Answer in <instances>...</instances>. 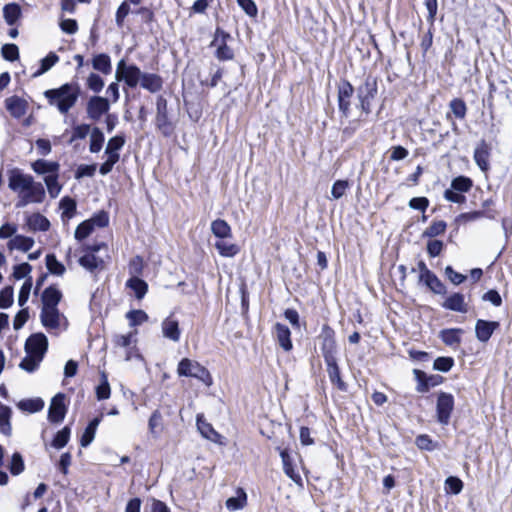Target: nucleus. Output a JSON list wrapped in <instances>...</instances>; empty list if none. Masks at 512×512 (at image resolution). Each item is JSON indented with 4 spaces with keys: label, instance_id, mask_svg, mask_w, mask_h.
Wrapping results in <instances>:
<instances>
[{
    "label": "nucleus",
    "instance_id": "nucleus-1",
    "mask_svg": "<svg viewBox=\"0 0 512 512\" xmlns=\"http://www.w3.org/2000/svg\"><path fill=\"white\" fill-rule=\"evenodd\" d=\"M8 187L18 193L17 207H25L30 203H41L45 199V189L40 182H35L33 177L22 173L18 169L9 171Z\"/></svg>",
    "mask_w": 512,
    "mask_h": 512
},
{
    "label": "nucleus",
    "instance_id": "nucleus-2",
    "mask_svg": "<svg viewBox=\"0 0 512 512\" xmlns=\"http://www.w3.org/2000/svg\"><path fill=\"white\" fill-rule=\"evenodd\" d=\"M80 94L79 85L66 83L57 89L44 92L51 105H55L60 113L66 114L77 102Z\"/></svg>",
    "mask_w": 512,
    "mask_h": 512
},
{
    "label": "nucleus",
    "instance_id": "nucleus-3",
    "mask_svg": "<svg viewBox=\"0 0 512 512\" xmlns=\"http://www.w3.org/2000/svg\"><path fill=\"white\" fill-rule=\"evenodd\" d=\"M178 376L193 377L203 382L206 386L212 385V376L199 362L189 358H183L177 366Z\"/></svg>",
    "mask_w": 512,
    "mask_h": 512
},
{
    "label": "nucleus",
    "instance_id": "nucleus-4",
    "mask_svg": "<svg viewBox=\"0 0 512 512\" xmlns=\"http://www.w3.org/2000/svg\"><path fill=\"white\" fill-rule=\"evenodd\" d=\"M140 68L136 65H126L125 60H120L117 64L115 78L117 81L124 80L130 88H135L141 83L142 76Z\"/></svg>",
    "mask_w": 512,
    "mask_h": 512
},
{
    "label": "nucleus",
    "instance_id": "nucleus-5",
    "mask_svg": "<svg viewBox=\"0 0 512 512\" xmlns=\"http://www.w3.org/2000/svg\"><path fill=\"white\" fill-rule=\"evenodd\" d=\"M454 409V397L450 393L440 392L436 402L437 420L442 425H447L450 421Z\"/></svg>",
    "mask_w": 512,
    "mask_h": 512
},
{
    "label": "nucleus",
    "instance_id": "nucleus-6",
    "mask_svg": "<svg viewBox=\"0 0 512 512\" xmlns=\"http://www.w3.org/2000/svg\"><path fill=\"white\" fill-rule=\"evenodd\" d=\"M318 340L320 341L324 360L326 361L336 358V342L333 329L328 325H324L318 336Z\"/></svg>",
    "mask_w": 512,
    "mask_h": 512
},
{
    "label": "nucleus",
    "instance_id": "nucleus-7",
    "mask_svg": "<svg viewBox=\"0 0 512 512\" xmlns=\"http://www.w3.org/2000/svg\"><path fill=\"white\" fill-rule=\"evenodd\" d=\"M41 322L47 329H58L66 327V318L59 312L57 307H42L40 314Z\"/></svg>",
    "mask_w": 512,
    "mask_h": 512
},
{
    "label": "nucleus",
    "instance_id": "nucleus-8",
    "mask_svg": "<svg viewBox=\"0 0 512 512\" xmlns=\"http://www.w3.org/2000/svg\"><path fill=\"white\" fill-rule=\"evenodd\" d=\"M230 34L226 33L224 30L217 28L215 31V37L212 41V46H218L216 50V57L219 60H231L234 57L233 50L227 46L226 42L230 39Z\"/></svg>",
    "mask_w": 512,
    "mask_h": 512
},
{
    "label": "nucleus",
    "instance_id": "nucleus-9",
    "mask_svg": "<svg viewBox=\"0 0 512 512\" xmlns=\"http://www.w3.org/2000/svg\"><path fill=\"white\" fill-rule=\"evenodd\" d=\"M377 92L376 81L372 78H367L365 82L358 88V98L363 112L368 114L370 112V101L374 98Z\"/></svg>",
    "mask_w": 512,
    "mask_h": 512
},
{
    "label": "nucleus",
    "instance_id": "nucleus-10",
    "mask_svg": "<svg viewBox=\"0 0 512 512\" xmlns=\"http://www.w3.org/2000/svg\"><path fill=\"white\" fill-rule=\"evenodd\" d=\"M48 348L47 337L42 333L31 335L25 343V352L33 356H39L42 359Z\"/></svg>",
    "mask_w": 512,
    "mask_h": 512
},
{
    "label": "nucleus",
    "instance_id": "nucleus-11",
    "mask_svg": "<svg viewBox=\"0 0 512 512\" xmlns=\"http://www.w3.org/2000/svg\"><path fill=\"white\" fill-rule=\"evenodd\" d=\"M110 109L107 98L93 96L87 102V116L89 119L97 121L102 115L106 114Z\"/></svg>",
    "mask_w": 512,
    "mask_h": 512
},
{
    "label": "nucleus",
    "instance_id": "nucleus-12",
    "mask_svg": "<svg viewBox=\"0 0 512 512\" xmlns=\"http://www.w3.org/2000/svg\"><path fill=\"white\" fill-rule=\"evenodd\" d=\"M64 400L65 396L61 393L52 398L48 412V418L51 422L59 423L64 419L67 410Z\"/></svg>",
    "mask_w": 512,
    "mask_h": 512
},
{
    "label": "nucleus",
    "instance_id": "nucleus-13",
    "mask_svg": "<svg viewBox=\"0 0 512 512\" xmlns=\"http://www.w3.org/2000/svg\"><path fill=\"white\" fill-rule=\"evenodd\" d=\"M163 337L178 342L181 336V330L179 328V322L172 316L165 318L161 324Z\"/></svg>",
    "mask_w": 512,
    "mask_h": 512
},
{
    "label": "nucleus",
    "instance_id": "nucleus-14",
    "mask_svg": "<svg viewBox=\"0 0 512 512\" xmlns=\"http://www.w3.org/2000/svg\"><path fill=\"white\" fill-rule=\"evenodd\" d=\"M499 327L496 321H485L479 319L476 322L475 333L476 337L481 342H487L492 336L493 332Z\"/></svg>",
    "mask_w": 512,
    "mask_h": 512
},
{
    "label": "nucleus",
    "instance_id": "nucleus-15",
    "mask_svg": "<svg viewBox=\"0 0 512 512\" xmlns=\"http://www.w3.org/2000/svg\"><path fill=\"white\" fill-rule=\"evenodd\" d=\"M490 147L485 141H481L475 148L474 160L483 172H487L489 165Z\"/></svg>",
    "mask_w": 512,
    "mask_h": 512
},
{
    "label": "nucleus",
    "instance_id": "nucleus-16",
    "mask_svg": "<svg viewBox=\"0 0 512 512\" xmlns=\"http://www.w3.org/2000/svg\"><path fill=\"white\" fill-rule=\"evenodd\" d=\"M354 89L349 82H344L339 86L338 102L339 109L344 116L349 114L350 98L352 97Z\"/></svg>",
    "mask_w": 512,
    "mask_h": 512
},
{
    "label": "nucleus",
    "instance_id": "nucleus-17",
    "mask_svg": "<svg viewBox=\"0 0 512 512\" xmlns=\"http://www.w3.org/2000/svg\"><path fill=\"white\" fill-rule=\"evenodd\" d=\"M197 428L204 438H206L214 443H217V444H223V441H222L223 437L218 432H216L214 430L212 425L210 423H208L203 418V416L197 417Z\"/></svg>",
    "mask_w": 512,
    "mask_h": 512
},
{
    "label": "nucleus",
    "instance_id": "nucleus-18",
    "mask_svg": "<svg viewBox=\"0 0 512 512\" xmlns=\"http://www.w3.org/2000/svg\"><path fill=\"white\" fill-rule=\"evenodd\" d=\"M442 307L460 313H466L468 311L467 304L465 303V297L461 293H453L448 296L442 303Z\"/></svg>",
    "mask_w": 512,
    "mask_h": 512
},
{
    "label": "nucleus",
    "instance_id": "nucleus-19",
    "mask_svg": "<svg viewBox=\"0 0 512 512\" xmlns=\"http://www.w3.org/2000/svg\"><path fill=\"white\" fill-rule=\"evenodd\" d=\"M90 249L92 253H87L80 257L79 264L86 270L94 272L98 268H103L104 261L94 255V252H97L100 249L99 246H93Z\"/></svg>",
    "mask_w": 512,
    "mask_h": 512
},
{
    "label": "nucleus",
    "instance_id": "nucleus-20",
    "mask_svg": "<svg viewBox=\"0 0 512 512\" xmlns=\"http://www.w3.org/2000/svg\"><path fill=\"white\" fill-rule=\"evenodd\" d=\"M325 363L327 365V373H328L330 381L334 385H336L339 390L345 391L346 390V384L341 379L340 370H339V367L337 365L336 358L331 359V360H326Z\"/></svg>",
    "mask_w": 512,
    "mask_h": 512
},
{
    "label": "nucleus",
    "instance_id": "nucleus-21",
    "mask_svg": "<svg viewBox=\"0 0 512 512\" xmlns=\"http://www.w3.org/2000/svg\"><path fill=\"white\" fill-rule=\"evenodd\" d=\"M275 335L279 345L285 350L290 351L293 347L292 341L290 339L291 332L289 328L281 323L275 324Z\"/></svg>",
    "mask_w": 512,
    "mask_h": 512
},
{
    "label": "nucleus",
    "instance_id": "nucleus-22",
    "mask_svg": "<svg viewBox=\"0 0 512 512\" xmlns=\"http://www.w3.org/2000/svg\"><path fill=\"white\" fill-rule=\"evenodd\" d=\"M5 104L7 110L15 118H20L26 113L27 103L19 97L14 96L7 98Z\"/></svg>",
    "mask_w": 512,
    "mask_h": 512
},
{
    "label": "nucleus",
    "instance_id": "nucleus-23",
    "mask_svg": "<svg viewBox=\"0 0 512 512\" xmlns=\"http://www.w3.org/2000/svg\"><path fill=\"white\" fill-rule=\"evenodd\" d=\"M141 87L151 93H156L162 89V78L154 73H144L140 83Z\"/></svg>",
    "mask_w": 512,
    "mask_h": 512
},
{
    "label": "nucleus",
    "instance_id": "nucleus-24",
    "mask_svg": "<svg viewBox=\"0 0 512 512\" xmlns=\"http://www.w3.org/2000/svg\"><path fill=\"white\" fill-rule=\"evenodd\" d=\"M62 293L54 286H49L42 294V307H57L61 301Z\"/></svg>",
    "mask_w": 512,
    "mask_h": 512
},
{
    "label": "nucleus",
    "instance_id": "nucleus-25",
    "mask_svg": "<svg viewBox=\"0 0 512 512\" xmlns=\"http://www.w3.org/2000/svg\"><path fill=\"white\" fill-rule=\"evenodd\" d=\"M34 245V239L23 235H15L10 239L7 246L10 250L29 251Z\"/></svg>",
    "mask_w": 512,
    "mask_h": 512
},
{
    "label": "nucleus",
    "instance_id": "nucleus-26",
    "mask_svg": "<svg viewBox=\"0 0 512 512\" xmlns=\"http://www.w3.org/2000/svg\"><path fill=\"white\" fill-rule=\"evenodd\" d=\"M215 248L218 250L219 254L223 257L232 258L237 255L240 251V247L228 241L227 239H219L215 242Z\"/></svg>",
    "mask_w": 512,
    "mask_h": 512
},
{
    "label": "nucleus",
    "instance_id": "nucleus-27",
    "mask_svg": "<svg viewBox=\"0 0 512 512\" xmlns=\"http://www.w3.org/2000/svg\"><path fill=\"white\" fill-rule=\"evenodd\" d=\"M211 231L218 240L232 237L230 225L222 219H216L211 223Z\"/></svg>",
    "mask_w": 512,
    "mask_h": 512
},
{
    "label": "nucleus",
    "instance_id": "nucleus-28",
    "mask_svg": "<svg viewBox=\"0 0 512 512\" xmlns=\"http://www.w3.org/2000/svg\"><path fill=\"white\" fill-rule=\"evenodd\" d=\"M27 225L32 231H47L50 227V222L42 214L34 213L27 217Z\"/></svg>",
    "mask_w": 512,
    "mask_h": 512
},
{
    "label": "nucleus",
    "instance_id": "nucleus-29",
    "mask_svg": "<svg viewBox=\"0 0 512 512\" xmlns=\"http://www.w3.org/2000/svg\"><path fill=\"white\" fill-rule=\"evenodd\" d=\"M126 286L134 292L137 299H142L148 291V284L139 277L129 278Z\"/></svg>",
    "mask_w": 512,
    "mask_h": 512
},
{
    "label": "nucleus",
    "instance_id": "nucleus-30",
    "mask_svg": "<svg viewBox=\"0 0 512 512\" xmlns=\"http://www.w3.org/2000/svg\"><path fill=\"white\" fill-rule=\"evenodd\" d=\"M247 503V495L242 488L237 490V496L230 497L226 500V508L229 511H237L243 509Z\"/></svg>",
    "mask_w": 512,
    "mask_h": 512
},
{
    "label": "nucleus",
    "instance_id": "nucleus-31",
    "mask_svg": "<svg viewBox=\"0 0 512 512\" xmlns=\"http://www.w3.org/2000/svg\"><path fill=\"white\" fill-rule=\"evenodd\" d=\"M92 66L95 70L108 75L112 71L111 59L107 54H98L92 60Z\"/></svg>",
    "mask_w": 512,
    "mask_h": 512
},
{
    "label": "nucleus",
    "instance_id": "nucleus-32",
    "mask_svg": "<svg viewBox=\"0 0 512 512\" xmlns=\"http://www.w3.org/2000/svg\"><path fill=\"white\" fill-rule=\"evenodd\" d=\"M420 281H423L429 287V289L431 291H433L435 294L443 295L446 293L445 285L432 272L429 274H426V276L423 277L422 279H420Z\"/></svg>",
    "mask_w": 512,
    "mask_h": 512
},
{
    "label": "nucleus",
    "instance_id": "nucleus-33",
    "mask_svg": "<svg viewBox=\"0 0 512 512\" xmlns=\"http://www.w3.org/2000/svg\"><path fill=\"white\" fill-rule=\"evenodd\" d=\"M32 169L38 174H57L59 164L57 162H48L46 160L39 159L32 164Z\"/></svg>",
    "mask_w": 512,
    "mask_h": 512
},
{
    "label": "nucleus",
    "instance_id": "nucleus-34",
    "mask_svg": "<svg viewBox=\"0 0 512 512\" xmlns=\"http://www.w3.org/2000/svg\"><path fill=\"white\" fill-rule=\"evenodd\" d=\"M280 456H281V459H282V463H283V469H284V472L285 474L290 478L292 479L294 482L298 483L301 481V477L298 473L295 472L293 466H292V462H291V457L288 453L287 450H282L280 452Z\"/></svg>",
    "mask_w": 512,
    "mask_h": 512
},
{
    "label": "nucleus",
    "instance_id": "nucleus-35",
    "mask_svg": "<svg viewBox=\"0 0 512 512\" xmlns=\"http://www.w3.org/2000/svg\"><path fill=\"white\" fill-rule=\"evenodd\" d=\"M90 136V146L89 150L91 153H98L103 146L104 143V134L103 132L98 128L94 127L92 128V131L89 134Z\"/></svg>",
    "mask_w": 512,
    "mask_h": 512
},
{
    "label": "nucleus",
    "instance_id": "nucleus-36",
    "mask_svg": "<svg viewBox=\"0 0 512 512\" xmlns=\"http://www.w3.org/2000/svg\"><path fill=\"white\" fill-rule=\"evenodd\" d=\"M12 411L6 405H0V431L9 436L11 434V418Z\"/></svg>",
    "mask_w": 512,
    "mask_h": 512
},
{
    "label": "nucleus",
    "instance_id": "nucleus-37",
    "mask_svg": "<svg viewBox=\"0 0 512 512\" xmlns=\"http://www.w3.org/2000/svg\"><path fill=\"white\" fill-rule=\"evenodd\" d=\"M101 421V418L100 417H96L94 418L89 424L88 426L86 427L82 437H81V445L83 447H86L88 446L94 439L95 437V433H96V430H97V427L99 425Z\"/></svg>",
    "mask_w": 512,
    "mask_h": 512
},
{
    "label": "nucleus",
    "instance_id": "nucleus-38",
    "mask_svg": "<svg viewBox=\"0 0 512 512\" xmlns=\"http://www.w3.org/2000/svg\"><path fill=\"white\" fill-rule=\"evenodd\" d=\"M4 19L9 25H14L21 15V9L18 4H7L3 8Z\"/></svg>",
    "mask_w": 512,
    "mask_h": 512
},
{
    "label": "nucleus",
    "instance_id": "nucleus-39",
    "mask_svg": "<svg viewBox=\"0 0 512 512\" xmlns=\"http://www.w3.org/2000/svg\"><path fill=\"white\" fill-rule=\"evenodd\" d=\"M111 388L108 382V377L105 372H101L100 374V383L96 387V397L98 400H106L110 398Z\"/></svg>",
    "mask_w": 512,
    "mask_h": 512
},
{
    "label": "nucleus",
    "instance_id": "nucleus-40",
    "mask_svg": "<svg viewBox=\"0 0 512 512\" xmlns=\"http://www.w3.org/2000/svg\"><path fill=\"white\" fill-rule=\"evenodd\" d=\"M463 333L462 329H446L441 331L442 341L449 346L457 345L460 343V335Z\"/></svg>",
    "mask_w": 512,
    "mask_h": 512
},
{
    "label": "nucleus",
    "instance_id": "nucleus-41",
    "mask_svg": "<svg viewBox=\"0 0 512 512\" xmlns=\"http://www.w3.org/2000/svg\"><path fill=\"white\" fill-rule=\"evenodd\" d=\"M473 186V181L466 176H458L451 181L450 187L460 193H467Z\"/></svg>",
    "mask_w": 512,
    "mask_h": 512
},
{
    "label": "nucleus",
    "instance_id": "nucleus-42",
    "mask_svg": "<svg viewBox=\"0 0 512 512\" xmlns=\"http://www.w3.org/2000/svg\"><path fill=\"white\" fill-rule=\"evenodd\" d=\"M43 407H44V402L40 398L22 400L18 403L19 409L29 412V413L38 412V411L42 410Z\"/></svg>",
    "mask_w": 512,
    "mask_h": 512
},
{
    "label": "nucleus",
    "instance_id": "nucleus-43",
    "mask_svg": "<svg viewBox=\"0 0 512 512\" xmlns=\"http://www.w3.org/2000/svg\"><path fill=\"white\" fill-rule=\"evenodd\" d=\"M45 260H46V267L50 273L57 275V276H62L65 273V271H66L65 266L57 260L55 255L48 254L46 256Z\"/></svg>",
    "mask_w": 512,
    "mask_h": 512
},
{
    "label": "nucleus",
    "instance_id": "nucleus-44",
    "mask_svg": "<svg viewBox=\"0 0 512 512\" xmlns=\"http://www.w3.org/2000/svg\"><path fill=\"white\" fill-rule=\"evenodd\" d=\"M91 131L92 128L89 124H78L72 128V135L68 142L72 144L77 140H83L90 134Z\"/></svg>",
    "mask_w": 512,
    "mask_h": 512
},
{
    "label": "nucleus",
    "instance_id": "nucleus-45",
    "mask_svg": "<svg viewBox=\"0 0 512 512\" xmlns=\"http://www.w3.org/2000/svg\"><path fill=\"white\" fill-rule=\"evenodd\" d=\"M156 126L158 130L166 137L170 136L174 131V126L168 119L167 114L156 115Z\"/></svg>",
    "mask_w": 512,
    "mask_h": 512
},
{
    "label": "nucleus",
    "instance_id": "nucleus-46",
    "mask_svg": "<svg viewBox=\"0 0 512 512\" xmlns=\"http://www.w3.org/2000/svg\"><path fill=\"white\" fill-rule=\"evenodd\" d=\"M49 195L52 198H56L61 192V185L58 182L57 174H50L44 178Z\"/></svg>",
    "mask_w": 512,
    "mask_h": 512
},
{
    "label": "nucleus",
    "instance_id": "nucleus-47",
    "mask_svg": "<svg viewBox=\"0 0 512 512\" xmlns=\"http://www.w3.org/2000/svg\"><path fill=\"white\" fill-rule=\"evenodd\" d=\"M42 360L43 359L39 356L26 354L19 366L27 372H33L39 367Z\"/></svg>",
    "mask_w": 512,
    "mask_h": 512
},
{
    "label": "nucleus",
    "instance_id": "nucleus-48",
    "mask_svg": "<svg viewBox=\"0 0 512 512\" xmlns=\"http://www.w3.org/2000/svg\"><path fill=\"white\" fill-rule=\"evenodd\" d=\"M59 61V57L54 53L50 52L45 58L41 60L40 69L35 72V76H40L47 71H49L57 62Z\"/></svg>",
    "mask_w": 512,
    "mask_h": 512
},
{
    "label": "nucleus",
    "instance_id": "nucleus-49",
    "mask_svg": "<svg viewBox=\"0 0 512 512\" xmlns=\"http://www.w3.org/2000/svg\"><path fill=\"white\" fill-rule=\"evenodd\" d=\"M451 112L454 114L456 118L464 119L467 112V107L465 102L460 98H455L451 100L449 104Z\"/></svg>",
    "mask_w": 512,
    "mask_h": 512
},
{
    "label": "nucleus",
    "instance_id": "nucleus-50",
    "mask_svg": "<svg viewBox=\"0 0 512 512\" xmlns=\"http://www.w3.org/2000/svg\"><path fill=\"white\" fill-rule=\"evenodd\" d=\"M446 227V222L443 220L433 221L431 225L426 228L423 235L427 237H435L441 235L445 232Z\"/></svg>",
    "mask_w": 512,
    "mask_h": 512
},
{
    "label": "nucleus",
    "instance_id": "nucleus-51",
    "mask_svg": "<svg viewBox=\"0 0 512 512\" xmlns=\"http://www.w3.org/2000/svg\"><path fill=\"white\" fill-rule=\"evenodd\" d=\"M70 433V428L67 426L64 427L56 434L55 438L52 441V446L55 447L56 449L63 448L69 441Z\"/></svg>",
    "mask_w": 512,
    "mask_h": 512
},
{
    "label": "nucleus",
    "instance_id": "nucleus-52",
    "mask_svg": "<svg viewBox=\"0 0 512 512\" xmlns=\"http://www.w3.org/2000/svg\"><path fill=\"white\" fill-rule=\"evenodd\" d=\"M125 139L123 136L112 137L107 144L105 153L110 156L112 154H119L118 151L124 146Z\"/></svg>",
    "mask_w": 512,
    "mask_h": 512
},
{
    "label": "nucleus",
    "instance_id": "nucleus-53",
    "mask_svg": "<svg viewBox=\"0 0 512 512\" xmlns=\"http://www.w3.org/2000/svg\"><path fill=\"white\" fill-rule=\"evenodd\" d=\"M25 465L23 458L20 453L15 452L12 456L11 462L9 464V470L12 475H19L24 471Z\"/></svg>",
    "mask_w": 512,
    "mask_h": 512
},
{
    "label": "nucleus",
    "instance_id": "nucleus-54",
    "mask_svg": "<svg viewBox=\"0 0 512 512\" xmlns=\"http://www.w3.org/2000/svg\"><path fill=\"white\" fill-rule=\"evenodd\" d=\"M94 225L92 221H84L79 224L75 230V238L77 240H83L87 238L93 231Z\"/></svg>",
    "mask_w": 512,
    "mask_h": 512
},
{
    "label": "nucleus",
    "instance_id": "nucleus-55",
    "mask_svg": "<svg viewBox=\"0 0 512 512\" xmlns=\"http://www.w3.org/2000/svg\"><path fill=\"white\" fill-rule=\"evenodd\" d=\"M127 319L130 321V326L141 325L148 320V315L143 310H132L126 314Z\"/></svg>",
    "mask_w": 512,
    "mask_h": 512
},
{
    "label": "nucleus",
    "instance_id": "nucleus-56",
    "mask_svg": "<svg viewBox=\"0 0 512 512\" xmlns=\"http://www.w3.org/2000/svg\"><path fill=\"white\" fill-rule=\"evenodd\" d=\"M87 87L95 93H99L104 87L103 79L96 73H90L87 77Z\"/></svg>",
    "mask_w": 512,
    "mask_h": 512
},
{
    "label": "nucleus",
    "instance_id": "nucleus-57",
    "mask_svg": "<svg viewBox=\"0 0 512 512\" xmlns=\"http://www.w3.org/2000/svg\"><path fill=\"white\" fill-rule=\"evenodd\" d=\"M349 188V182L347 180H337L333 185L331 189V195L333 199H340L345 193L346 190Z\"/></svg>",
    "mask_w": 512,
    "mask_h": 512
},
{
    "label": "nucleus",
    "instance_id": "nucleus-58",
    "mask_svg": "<svg viewBox=\"0 0 512 512\" xmlns=\"http://www.w3.org/2000/svg\"><path fill=\"white\" fill-rule=\"evenodd\" d=\"M1 53L4 59L8 61H15L19 57V49L15 44H5L1 48Z\"/></svg>",
    "mask_w": 512,
    "mask_h": 512
},
{
    "label": "nucleus",
    "instance_id": "nucleus-59",
    "mask_svg": "<svg viewBox=\"0 0 512 512\" xmlns=\"http://www.w3.org/2000/svg\"><path fill=\"white\" fill-rule=\"evenodd\" d=\"M13 304V288L6 286L0 292V308L6 309Z\"/></svg>",
    "mask_w": 512,
    "mask_h": 512
},
{
    "label": "nucleus",
    "instance_id": "nucleus-60",
    "mask_svg": "<svg viewBox=\"0 0 512 512\" xmlns=\"http://www.w3.org/2000/svg\"><path fill=\"white\" fill-rule=\"evenodd\" d=\"M454 364V360L451 357H438L435 359L433 367L435 370L441 372H448Z\"/></svg>",
    "mask_w": 512,
    "mask_h": 512
},
{
    "label": "nucleus",
    "instance_id": "nucleus-61",
    "mask_svg": "<svg viewBox=\"0 0 512 512\" xmlns=\"http://www.w3.org/2000/svg\"><path fill=\"white\" fill-rule=\"evenodd\" d=\"M445 486L451 493L459 494L463 489V482L457 477L450 476L445 480Z\"/></svg>",
    "mask_w": 512,
    "mask_h": 512
},
{
    "label": "nucleus",
    "instance_id": "nucleus-62",
    "mask_svg": "<svg viewBox=\"0 0 512 512\" xmlns=\"http://www.w3.org/2000/svg\"><path fill=\"white\" fill-rule=\"evenodd\" d=\"M60 208L63 211V215L70 218L73 216V214L76 210V202L69 197H64L60 201Z\"/></svg>",
    "mask_w": 512,
    "mask_h": 512
},
{
    "label": "nucleus",
    "instance_id": "nucleus-63",
    "mask_svg": "<svg viewBox=\"0 0 512 512\" xmlns=\"http://www.w3.org/2000/svg\"><path fill=\"white\" fill-rule=\"evenodd\" d=\"M144 268L143 259L139 256H136L131 259L129 263V273L131 277H138L142 274Z\"/></svg>",
    "mask_w": 512,
    "mask_h": 512
},
{
    "label": "nucleus",
    "instance_id": "nucleus-64",
    "mask_svg": "<svg viewBox=\"0 0 512 512\" xmlns=\"http://www.w3.org/2000/svg\"><path fill=\"white\" fill-rule=\"evenodd\" d=\"M96 168V164H81L77 167V170L75 172V178L81 179L83 177H92L95 174Z\"/></svg>",
    "mask_w": 512,
    "mask_h": 512
}]
</instances>
